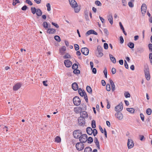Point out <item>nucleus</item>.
Returning a JSON list of instances; mask_svg holds the SVG:
<instances>
[{
  "label": "nucleus",
  "mask_w": 152,
  "mask_h": 152,
  "mask_svg": "<svg viewBox=\"0 0 152 152\" xmlns=\"http://www.w3.org/2000/svg\"><path fill=\"white\" fill-rule=\"evenodd\" d=\"M21 84L20 83H17L13 87V89L15 91H16L19 89L21 86Z\"/></svg>",
  "instance_id": "nucleus-15"
},
{
  "label": "nucleus",
  "mask_w": 152,
  "mask_h": 152,
  "mask_svg": "<svg viewBox=\"0 0 152 152\" xmlns=\"http://www.w3.org/2000/svg\"><path fill=\"white\" fill-rule=\"evenodd\" d=\"M137 50V52L140 53H142L144 51V49L141 47L138 48Z\"/></svg>",
  "instance_id": "nucleus-31"
},
{
  "label": "nucleus",
  "mask_w": 152,
  "mask_h": 152,
  "mask_svg": "<svg viewBox=\"0 0 152 152\" xmlns=\"http://www.w3.org/2000/svg\"><path fill=\"white\" fill-rule=\"evenodd\" d=\"M146 10L147 7L146 4H143L141 6V11L143 15L145 14Z\"/></svg>",
  "instance_id": "nucleus-8"
},
{
  "label": "nucleus",
  "mask_w": 152,
  "mask_h": 152,
  "mask_svg": "<svg viewBox=\"0 0 152 152\" xmlns=\"http://www.w3.org/2000/svg\"><path fill=\"white\" fill-rule=\"evenodd\" d=\"M64 63L65 66L67 67H70L72 64V62L68 59L65 60L64 61Z\"/></svg>",
  "instance_id": "nucleus-12"
},
{
  "label": "nucleus",
  "mask_w": 152,
  "mask_h": 152,
  "mask_svg": "<svg viewBox=\"0 0 152 152\" xmlns=\"http://www.w3.org/2000/svg\"><path fill=\"white\" fill-rule=\"evenodd\" d=\"M81 134V132L79 130H77L74 131L73 132V135L76 138H79L80 135Z\"/></svg>",
  "instance_id": "nucleus-6"
},
{
  "label": "nucleus",
  "mask_w": 152,
  "mask_h": 152,
  "mask_svg": "<svg viewBox=\"0 0 152 152\" xmlns=\"http://www.w3.org/2000/svg\"><path fill=\"white\" fill-rule=\"evenodd\" d=\"M97 50L98 52H102V48L100 46H98L97 47Z\"/></svg>",
  "instance_id": "nucleus-49"
},
{
  "label": "nucleus",
  "mask_w": 152,
  "mask_h": 152,
  "mask_svg": "<svg viewBox=\"0 0 152 152\" xmlns=\"http://www.w3.org/2000/svg\"><path fill=\"white\" fill-rule=\"evenodd\" d=\"M70 55L68 53H66L64 56V59L68 58H70Z\"/></svg>",
  "instance_id": "nucleus-51"
},
{
  "label": "nucleus",
  "mask_w": 152,
  "mask_h": 152,
  "mask_svg": "<svg viewBox=\"0 0 152 152\" xmlns=\"http://www.w3.org/2000/svg\"><path fill=\"white\" fill-rule=\"evenodd\" d=\"M92 129L90 127H88L86 128V132L89 135H91L93 132Z\"/></svg>",
  "instance_id": "nucleus-20"
},
{
  "label": "nucleus",
  "mask_w": 152,
  "mask_h": 152,
  "mask_svg": "<svg viewBox=\"0 0 152 152\" xmlns=\"http://www.w3.org/2000/svg\"><path fill=\"white\" fill-rule=\"evenodd\" d=\"M42 26L44 28L46 29H48V28L50 27V24H48V23L46 22H44L43 23Z\"/></svg>",
  "instance_id": "nucleus-19"
},
{
  "label": "nucleus",
  "mask_w": 152,
  "mask_h": 152,
  "mask_svg": "<svg viewBox=\"0 0 152 152\" xmlns=\"http://www.w3.org/2000/svg\"><path fill=\"white\" fill-rule=\"evenodd\" d=\"M94 142L97 146V148L98 149H100V146L99 144V142L97 138L96 137L94 138Z\"/></svg>",
  "instance_id": "nucleus-22"
},
{
  "label": "nucleus",
  "mask_w": 152,
  "mask_h": 152,
  "mask_svg": "<svg viewBox=\"0 0 152 152\" xmlns=\"http://www.w3.org/2000/svg\"><path fill=\"white\" fill-rule=\"evenodd\" d=\"M124 66L127 69H128L129 68V66L128 65L126 62V60L124 61Z\"/></svg>",
  "instance_id": "nucleus-58"
},
{
  "label": "nucleus",
  "mask_w": 152,
  "mask_h": 152,
  "mask_svg": "<svg viewBox=\"0 0 152 152\" xmlns=\"http://www.w3.org/2000/svg\"><path fill=\"white\" fill-rule=\"evenodd\" d=\"M149 56L150 62L151 64H152V53H150Z\"/></svg>",
  "instance_id": "nucleus-45"
},
{
  "label": "nucleus",
  "mask_w": 152,
  "mask_h": 152,
  "mask_svg": "<svg viewBox=\"0 0 152 152\" xmlns=\"http://www.w3.org/2000/svg\"><path fill=\"white\" fill-rule=\"evenodd\" d=\"M46 7L47 8V10L48 11H49L50 10V3H48L46 4Z\"/></svg>",
  "instance_id": "nucleus-43"
},
{
  "label": "nucleus",
  "mask_w": 152,
  "mask_h": 152,
  "mask_svg": "<svg viewBox=\"0 0 152 152\" xmlns=\"http://www.w3.org/2000/svg\"><path fill=\"white\" fill-rule=\"evenodd\" d=\"M78 123L79 125L80 126H84L85 124V118H82V117H80L78 119Z\"/></svg>",
  "instance_id": "nucleus-4"
},
{
  "label": "nucleus",
  "mask_w": 152,
  "mask_h": 152,
  "mask_svg": "<svg viewBox=\"0 0 152 152\" xmlns=\"http://www.w3.org/2000/svg\"><path fill=\"white\" fill-rule=\"evenodd\" d=\"M115 116L116 118L119 120H121L123 117V115L122 113L120 112H117V113L115 114Z\"/></svg>",
  "instance_id": "nucleus-13"
},
{
  "label": "nucleus",
  "mask_w": 152,
  "mask_h": 152,
  "mask_svg": "<svg viewBox=\"0 0 152 152\" xmlns=\"http://www.w3.org/2000/svg\"><path fill=\"white\" fill-rule=\"evenodd\" d=\"M74 8L75 12L76 13H78L80 11V9L77 7Z\"/></svg>",
  "instance_id": "nucleus-53"
},
{
  "label": "nucleus",
  "mask_w": 152,
  "mask_h": 152,
  "mask_svg": "<svg viewBox=\"0 0 152 152\" xmlns=\"http://www.w3.org/2000/svg\"><path fill=\"white\" fill-rule=\"evenodd\" d=\"M106 89L107 91H110V84H107L106 86Z\"/></svg>",
  "instance_id": "nucleus-46"
},
{
  "label": "nucleus",
  "mask_w": 152,
  "mask_h": 152,
  "mask_svg": "<svg viewBox=\"0 0 152 152\" xmlns=\"http://www.w3.org/2000/svg\"><path fill=\"white\" fill-rule=\"evenodd\" d=\"M140 116L141 118V119L142 121H144V116L142 113H140Z\"/></svg>",
  "instance_id": "nucleus-56"
},
{
  "label": "nucleus",
  "mask_w": 152,
  "mask_h": 152,
  "mask_svg": "<svg viewBox=\"0 0 152 152\" xmlns=\"http://www.w3.org/2000/svg\"><path fill=\"white\" fill-rule=\"evenodd\" d=\"M25 2L28 4L30 6H31L33 5V3L30 0H26Z\"/></svg>",
  "instance_id": "nucleus-44"
},
{
  "label": "nucleus",
  "mask_w": 152,
  "mask_h": 152,
  "mask_svg": "<svg viewBox=\"0 0 152 152\" xmlns=\"http://www.w3.org/2000/svg\"><path fill=\"white\" fill-rule=\"evenodd\" d=\"M92 72L94 73V74H96V68H92Z\"/></svg>",
  "instance_id": "nucleus-64"
},
{
  "label": "nucleus",
  "mask_w": 152,
  "mask_h": 152,
  "mask_svg": "<svg viewBox=\"0 0 152 152\" xmlns=\"http://www.w3.org/2000/svg\"><path fill=\"white\" fill-rule=\"evenodd\" d=\"M82 53L85 55H87L88 53L89 50L87 48H82L81 50Z\"/></svg>",
  "instance_id": "nucleus-11"
},
{
  "label": "nucleus",
  "mask_w": 152,
  "mask_h": 152,
  "mask_svg": "<svg viewBox=\"0 0 152 152\" xmlns=\"http://www.w3.org/2000/svg\"><path fill=\"white\" fill-rule=\"evenodd\" d=\"M87 135L86 134H85L81 135L79 137V141L81 142L85 143L86 142L87 140Z\"/></svg>",
  "instance_id": "nucleus-1"
},
{
  "label": "nucleus",
  "mask_w": 152,
  "mask_h": 152,
  "mask_svg": "<svg viewBox=\"0 0 152 152\" xmlns=\"http://www.w3.org/2000/svg\"><path fill=\"white\" fill-rule=\"evenodd\" d=\"M116 72V70L115 68H113L112 69L111 72L113 74H114Z\"/></svg>",
  "instance_id": "nucleus-62"
},
{
  "label": "nucleus",
  "mask_w": 152,
  "mask_h": 152,
  "mask_svg": "<svg viewBox=\"0 0 152 152\" xmlns=\"http://www.w3.org/2000/svg\"><path fill=\"white\" fill-rule=\"evenodd\" d=\"M91 34L96 35H97V33L93 29L87 31L86 33V36H87Z\"/></svg>",
  "instance_id": "nucleus-14"
},
{
  "label": "nucleus",
  "mask_w": 152,
  "mask_h": 152,
  "mask_svg": "<svg viewBox=\"0 0 152 152\" xmlns=\"http://www.w3.org/2000/svg\"><path fill=\"white\" fill-rule=\"evenodd\" d=\"M75 48L76 50L77 51L79 49V47L78 45L75 44L74 45Z\"/></svg>",
  "instance_id": "nucleus-50"
},
{
  "label": "nucleus",
  "mask_w": 152,
  "mask_h": 152,
  "mask_svg": "<svg viewBox=\"0 0 152 152\" xmlns=\"http://www.w3.org/2000/svg\"><path fill=\"white\" fill-rule=\"evenodd\" d=\"M27 7L26 5H24L21 8V10L23 11H25L27 9Z\"/></svg>",
  "instance_id": "nucleus-54"
},
{
  "label": "nucleus",
  "mask_w": 152,
  "mask_h": 152,
  "mask_svg": "<svg viewBox=\"0 0 152 152\" xmlns=\"http://www.w3.org/2000/svg\"><path fill=\"white\" fill-rule=\"evenodd\" d=\"M126 110L132 113H134L135 111V110L132 108H127Z\"/></svg>",
  "instance_id": "nucleus-29"
},
{
  "label": "nucleus",
  "mask_w": 152,
  "mask_h": 152,
  "mask_svg": "<svg viewBox=\"0 0 152 152\" xmlns=\"http://www.w3.org/2000/svg\"><path fill=\"white\" fill-rule=\"evenodd\" d=\"M103 73H104V74L105 75V77L106 78H107V71L106 68H105V69L104 70Z\"/></svg>",
  "instance_id": "nucleus-52"
},
{
  "label": "nucleus",
  "mask_w": 152,
  "mask_h": 152,
  "mask_svg": "<svg viewBox=\"0 0 152 152\" xmlns=\"http://www.w3.org/2000/svg\"><path fill=\"white\" fill-rule=\"evenodd\" d=\"M78 68V65L76 64H74L72 66V68L73 69H77Z\"/></svg>",
  "instance_id": "nucleus-38"
},
{
  "label": "nucleus",
  "mask_w": 152,
  "mask_h": 152,
  "mask_svg": "<svg viewBox=\"0 0 152 152\" xmlns=\"http://www.w3.org/2000/svg\"><path fill=\"white\" fill-rule=\"evenodd\" d=\"M72 88L74 91H77L78 89V87L77 84L75 82L73 83L72 84Z\"/></svg>",
  "instance_id": "nucleus-17"
},
{
  "label": "nucleus",
  "mask_w": 152,
  "mask_h": 152,
  "mask_svg": "<svg viewBox=\"0 0 152 152\" xmlns=\"http://www.w3.org/2000/svg\"><path fill=\"white\" fill-rule=\"evenodd\" d=\"M104 47L105 49H107L108 48V44L106 43L104 44Z\"/></svg>",
  "instance_id": "nucleus-55"
},
{
  "label": "nucleus",
  "mask_w": 152,
  "mask_h": 152,
  "mask_svg": "<svg viewBox=\"0 0 152 152\" xmlns=\"http://www.w3.org/2000/svg\"><path fill=\"white\" fill-rule=\"evenodd\" d=\"M109 81L111 85V90L113 91L115 90V86L114 83L111 79H110Z\"/></svg>",
  "instance_id": "nucleus-18"
},
{
  "label": "nucleus",
  "mask_w": 152,
  "mask_h": 152,
  "mask_svg": "<svg viewBox=\"0 0 152 152\" xmlns=\"http://www.w3.org/2000/svg\"><path fill=\"white\" fill-rule=\"evenodd\" d=\"M93 132L94 136H95L98 133L97 130L96 129H94L93 130Z\"/></svg>",
  "instance_id": "nucleus-47"
},
{
  "label": "nucleus",
  "mask_w": 152,
  "mask_h": 152,
  "mask_svg": "<svg viewBox=\"0 0 152 152\" xmlns=\"http://www.w3.org/2000/svg\"><path fill=\"white\" fill-rule=\"evenodd\" d=\"M47 32L49 34H54L56 32V30L55 29L49 28L48 29Z\"/></svg>",
  "instance_id": "nucleus-16"
},
{
  "label": "nucleus",
  "mask_w": 152,
  "mask_h": 152,
  "mask_svg": "<svg viewBox=\"0 0 152 152\" xmlns=\"http://www.w3.org/2000/svg\"><path fill=\"white\" fill-rule=\"evenodd\" d=\"M55 141L58 143H59L61 141V138L59 136H57L55 138Z\"/></svg>",
  "instance_id": "nucleus-35"
},
{
  "label": "nucleus",
  "mask_w": 152,
  "mask_h": 152,
  "mask_svg": "<svg viewBox=\"0 0 152 152\" xmlns=\"http://www.w3.org/2000/svg\"><path fill=\"white\" fill-rule=\"evenodd\" d=\"M37 9H36L35 7H31V12L33 14H35L36 12Z\"/></svg>",
  "instance_id": "nucleus-30"
},
{
  "label": "nucleus",
  "mask_w": 152,
  "mask_h": 152,
  "mask_svg": "<svg viewBox=\"0 0 152 152\" xmlns=\"http://www.w3.org/2000/svg\"><path fill=\"white\" fill-rule=\"evenodd\" d=\"M80 117H82L84 118H87L88 117V115L87 112L85 110L82 111L80 112Z\"/></svg>",
  "instance_id": "nucleus-10"
},
{
  "label": "nucleus",
  "mask_w": 152,
  "mask_h": 152,
  "mask_svg": "<svg viewBox=\"0 0 152 152\" xmlns=\"http://www.w3.org/2000/svg\"><path fill=\"white\" fill-rule=\"evenodd\" d=\"M92 149L89 147H86L84 150V152H91Z\"/></svg>",
  "instance_id": "nucleus-28"
},
{
  "label": "nucleus",
  "mask_w": 152,
  "mask_h": 152,
  "mask_svg": "<svg viewBox=\"0 0 152 152\" xmlns=\"http://www.w3.org/2000/svg\"><path fill=\"white\" fill-rule=\"evenodd\" d=\"M70 5L72 8H75L78 6V4L75 0H68Z\"/></svg>",
  "instance_id": "nucleus-5"
},
{
  "label": "nucleus",
  "mask_w": 152,
  "mask_h": 152,
  "mask_svg": "<svg viewBox=\"0 0 152 152\" xmlns=\"http://www.w3.org/2000/svg\"><path fill=\"white\" fill-rule=\"evenodd\" d=\"M145 77L146 79L148 80H149L150 79V75L149 73H146L145 74Z\"/></svg>",
  "instance_id": "nucleus-32"
},
{
  "label": "nucleus",
  "mask_w": 152,
  "mask_h": 152,
  "mask_svg": "<svg viewBox=\"0 0 152 152\" xmlns=\"http://www.w3.org/2000/svg\"><path fill=\"white\" fill-rule=\"evenodd\" d=\"M128 46L131 49H133L134 47V44L132 42H129L127 44Z\"/></svg>",
  "instance_id": "nucleus-27"
},
{
  "label": "nucleus",
  "mask_w": 152,
  "mask_h": 152,
  "mask_svg": "<svg viewBox=\"0 0 152 152\" xmlns=\"http://www.w3.org/2000/svg\"><path fill=\"white\" fill-rule=\"evenodd\" d=\"M20 3V1L19 0H13L12 5L15 6L17 3Z\"/></svg>",
  "instance_id": "nucleus-40"
},
{
  "label": "nucleus",
  "mask_w": 152,
  "mask_h": 152,
  "mask_svg": "<svg viewBox=\"0 0 152 152\" xmlns=\"http://www.w3.org/2000/svg\"><path fill=\"white\" fill-rule=\"evenodd\" d=\"M73 72L75 74H79L80 73V70L77 69H74V71H73Z\"/></svg>",
  "instance_id": "nucleus-41"
},
{
  "label": "nucleus",
  "mask_w": 152,
  "mask_h": 152,
  "mask_svg": "<svg viewBox=\"0 0 152 152\" xmlns=\"http://www.w3.org/2000/svg\"><path fill=\"white\" fill-rule=\"evenodd\" d=\"M75 146L77 149L79 151L82 150L84 147L83 143L81 142L77 143L76 144Z\"/></svg>",
  "instance_id": "nucleus-2"
},
{
  "label": "nucleus",
  "mask_w": 152,
  "mask_h": 152,
  "mask_svg": "<svg viewBox=\"0 0 152 152\" xmlns=\"http://www.w3.org/2000/svg\"><path fill=\"white\" fill-rule=\"evenodd\" d=\"M95 4L98 6H101L102 5V4L101 2L98 0H97L95 1Z\"/></svg>",
  "instance_id": "nucleus-39"
},
{
  "label": "nucleus",
  "mask_w": 152,
  "mask_h": 152,
  "mask_svg": "<svg viewBox=\"0 0 152 152\" xmlns=\"http://www.w3.org/2000/svg\"><path fill=\"white\" fill-rule=\"evenodd\" d=\"M123 104L121 102L115 107V110L117 112H120L123 109Z\"/></svg>",
  "instance_id": "nucleus-9"
},
{
  "label": "nucleus",
  "mask_w": 152,
  "mask_h": 152,
  "mask_svg": "<svg viewBox=\"0 0 152 152\" xmlns=\"http://www.w3.org/2000/svg\"><path fill=\"white\" fill-rule=\"evenodd\" d=\"M73 101L74 105L76 106H78L81 103V101L79 98L77 96H75L74 97Z\"/></svg>",
  "instance_id": "nucleus-3"
},
{
  "label": "nucleus",
  "mask_w": 152,
  "mask_h": 152,
  "mask_svg": "<svg viewBox=\"0 0 152 152\" xmlns=\"http://www.w3.org/2000/svg\"><path fill=\"white\" fill-rule=\"evenodd\" d=\"M88 143H92L93 141V138L91 137H89L87 140Z\"/></svg>",
  "instance_id": "nucleus-33"
},
{
  "label": "nucleus",
  "mask_w": 152,
  "mask_h": 152,
  "mask_svg": "<svg viewBox=\"0 0 152 152\" xmlns=\"http://www.w3.org/2000/svg\"><path fill=\"white\" fill-rule=\"evenodd\" d=\"M103 55V54L102 52H98V55L97 56L98 57H101Z\"/></svg>",
  "instance_id": "nucleus-63"
},
{
  "label": "nucleus",
  "mask_w": 152,
  "mask_h": 152,
  "mask_svg": "<svg viewBox=\"0 0 152 152\" xmlns=\"http://www.w3.org/2000/svg\"><path fill=\"white\" fill-rule=\"evenodd\" d=\"M103 31L105 34L107 35L109 34V32L107 29L104 28L103 30Z\"/></svg>",
  "instance_id": "nucleus-59"
},
{
  "label": "nucleus",
  "mask_w": 152,
  "mask_h": 152,
  "mask_svg": "<svg viewBox=\"0 0 152 152\" xmlns=\"http://www.w3.org/2000/svg\"><path fill=\"white\" fill-rule=\"evenodd\" d=\"M82 108H80V107H75L74 108V110L75 112L76 113H80V112L81 111H82V110H81Z\"/></svg>",
  "instance_id": "nucleus-21"
},
{
  "label": "nucleus",
  "mask_w": 152,
  "mask_h": 152,
  "mask_svg": "<svg viewBox=\"0 0 152 152\" xmlns=\"http://www.w3.org/2000/svg\"><path fill=\"white\" fill-rule=\"evenodd\" d=\"M145 74L146 73H149V69L148 66L145 68L144 70Z\"/></svg>",
  "instance_id": "nucleus-48"
},
{
  "label": "nucleus",
  "mask_w": 152,
  "mask_h": 152,
  "mask_svg": "<svg viewBox=\"0 0 152 152\" xmlns=\"http://www.w3.org/2000/svg\"><path fill=\"white\" fill-rule=\"evenodd\" d=\"M52 24L53 25L55 26V27H56L57 28H58L59 27V26L58 25V24L57 23H53V22H52Z\"/></svg>",
  "instance_id": "nucleus-60"
},
{
  "label": "nucleus",
  "mask_w": 152,
  "mask_h": 152,
  "mask_svg": "<svg viewBox=\"0 0 152 152\" xmlns=\"http://www.w3.org/2000/svg\"><path fill=\"white\" fill-rule=\"evenodd\" d=\"M134 146L133 140L131 139H128V140L127 146L129 149H131Z\"/></svg>",
  "instance_id": "nucleus-7"
},
{
  "label": "nucleus",
  "mask_w": 152,
  "mask_h": 152,
  "mask_svg": "<svg viewBox=\"0 0 152 152\" xmlns=\"http://www.w3.org/2000/svg\"><path fill=\"white\" fill-rule=\"evenodd\" d=\"M128 4L129 7H134V4L131 1L129 2Z\"/></svg>",
  "instance_id": "nucleus-61"
},
{
  "label": "nucleus",
  "mask_w": 152,
  "mask_h": 152,
  "mask_svg": "<svg viewBox=\"0 0 152 152\" xmlns=\"http://www.w3.org/2000/svg\"><path fill=\"white\" fill-rule=\"evenodd\" d=\"M109 56L111 61L114 64H115L116 63V60L115 58L111 54H110Z\"/></svg>",
  "instance_id": "nucleus-23"
},
{
  "label": "nucleus",
  "mask_w": 152,
  "mask_h": 152,
  "mask_svg": "<svg viewBox=\"0 0 152 152\" xmlns=\"http://www.w3.org/2000/svg\"><path fill=\"white\" fill-rule=\"evenodd\" d=\"M124 95L126 98L130 97V94L128 92H125L124 93Z\"/></svg>",
  "instance_id": "nucleus-42"
},
{
  "label": "nucleus",
  "mask_w": 152,
  "mask_h": 152,
  "mask_svg": "<svg viewBox=\"0 0 152 152\" xmlns=\"http://www.w3.org/2000/svg\"><path fill=\"white\" fill-rule=\"evenodd\" d=\"M36 13L38 16H39L42 15V12L40 9H37V10Z\"/></svg>",
  "instance_id": "nucleus-24"
},
{
  "label": "nucleus",
  "mask_w": 152,
  "mask_h": 152,
  "mask_svg": "<svg viewBox=\"0 0 152 152\" xmlns=\"http://www.w3.org/2000/svg\"><path fill=\"white\" fill-rule=\"evenodd\" d=\"M151 110L150 108L147 109L146 111V113L149 115H150L151 114Z\"/></svg>",
  "instance_id": "nucleus-36"
},
{
  "label": "nucleus",
  "mask_w": 152,
  "mask_h": 152,
  "mask_svg": "<svg viewBox=\"0 0 152 152\" xmlns=\"http://www.w3.org/2000/svg\"><path fill=\"white\" fill-rule=\"evenodd\" d=\"M120 43L122 44L124 43V39L122 36H120Z\"/></svg>",
  "instance_id": "nucleus-57"
},
{
  "label": "nucleus",
  "mask_w": 152,
  "mask_h": 152,
  "mask_svg": "<svg viewBox=\"0 0 152 152\" xmlns=\"http://www.w3.org/2000/svg\"><path fill=\"white\" fill-rule=\"evenodd\" d=\"M55 39L58 42H60L61 41V39L60 37L58 35H56L54 36Z\"/></svg>",
  "instance_id": "nucleus-37"
},
{
  "label": "nucleus",
  "mask_w": 152,
  "mask_h": 152,
  "mask_svg": "<svg viewBox=\"0 0 152 152\" xmlns=\"http://www.w3.org/2000/svg\"><path fill=\"white\" fill-rule=\"evenodd\" d=\"M86 90L87 91L89 94L92 93V89L90 86H87L86 87Z\"/></svg>",
  "instance_id": "nucleus-25"
},
{
  "label": "nucleus",
  "mask_w": 152,
  "mask_h": 152,
  "mask_svg": "<svg viewBox=\"0 0 152 152\" xmlns=\"http://www.w3.org/2000/svg\"><path fill=\"white\" fill-rule=\"evenodd\" d=\"M91 126L94 129L96 127V122L95 121L93 120L91 122Z\"/></svg>",
  "instance_id": "nucleus-34"
},
{
  "label": "nucleus",
  "mask_w": 152,
  "mask_h": 152,
  "mask_svg": "<svg viewBox=\"0 0 152 152\" xmlns=\"http://www.w3.org/2000/svg\"><path fill=\"white\" fill-rule=\"evenodd\" d=\"M79 107L80 108H82L81 109V110H82V111L85 110H86V104H81Z\"/></svg>",
  "instance_id": "nucleus-26"
}]
</instances>
